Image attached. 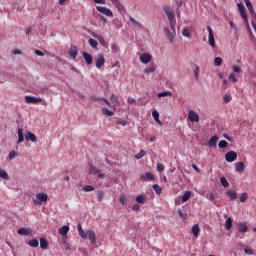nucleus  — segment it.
Here are the masks:
<instances>
[{"label":"nucleus","instance_id":"nucleus-1","mask_svg":"<svg viewBox=\"0 0 256 256\" xmlns=\"http://www.w3.org/2000/svg\"><path fill=\"white\" fill-rule=\"evenodd\" d=\"M78 233L82 239H89L92 245H95V243H97V235L95 234V231L88 230L85 232L81 224H78Z\"/></svg>","mask_w":256,"mask_h":256},{"label":"nucleus","instance_id":"nucleus-2","mask_svg":"<svg viewBox=\"0 0 256 256\" xmlns=\"http://www.w3.org/2000/svg\"><path fill=\"white\" fill-rule=\"evenodd\" d=\"M164 11L167 15V18L169 20L170 23V29H174L175 25H177V20H175V10H173V8L166 6L164 8Z\"/></svg>","mask_w":256,"mask_h":256},{"label":"nucleus","instance_id":"nucleus-3","mask_svg":"<svg viewBox=\"0 0 256 256\" xmlns=\"http://www.w3.org/2000/svg\"><path fill=\"white\" fill-rule=\"evenodd\" d=\"M47 199L49 196L43 192L36 194V199L33 200V204L37 206L43 205V203H47Z\"/></svg>","mask_w":256,"mask_h":256},{"label":"nucleus","instance_id":"nucleus-4","mask_svg":"<svg viewBox=\"0 0 256 256\" xmlns=\"http://www.w3.org/2000/svg\"><path fill=\"white\" fill-rule=\"evenodd\" d=\"M164 32L167 39L170 41V43H173V41H175V35H176L175 26L174 28H171V30L169 29V27H165Z\"/></svg>","mask_w":256,"mask_h":256},{"label":"nucleus","instance_id":"nucleus-5","mask_svg":"<svg viewBox=\"0 0 256 256\" xmlns=\"http://www.w3.org/2000/svg\"><path fill=\"white\" fill-rule=\"evenodd\" d=\"M96 9L99 11V13H102V15H105L106 17H113V11L107 7L96 6Z\"/></svg>","mask_w":256,"mask_h":256},{"label":"nucleus","instance_id":"nucleus-6","mask_svg":"<svg viewBox=\"0 0 256 256\" xmlns=\"http://www.w3.org/2000/svg\"><path fill=\"white\" fill-rule=\"evenodd\" d=\"M25 101L28 104L37 105V103H41L43 99L35 96H25Z\"/></svg>","mask_w":256,"mask_h":256},{"label":"nucleus","instance_id":"nucleus-7","mask_svg":"<svg viewBox=\"0 0 256 256\" xmlns=\"http://www.w3.org/2000/svg\"><path fill=\"white\" fill-rule=\"evenodd\" d=\"M225 159L228 163H233V161H237V152L229 151L225 154Z\"/></svg>","mask_w":256,"mask_h":256},{"label":"nucleus","instance_id":"nucleus-8","mask_svg":"<svg viewBox=\"0 0 256 256\" xmlns=\"http://www.w3.org/2000/svg\"><path fill=\"white\" fill-rule=\"evenodd\" d=\"M95 65L97 69H101L103 65H105V56L103 54H98L96 59H95Z\"/></svg>","mask_w":256,"mask_h":256},{"label":"nucleus","instance_id":"nucleus-9","mask_svg":"<svg viewBox=\"0 0 256 256\" xmlns=\"http://www.w3.org/2000/svg\"><path fill=\"white\" fill-rule=\"evenodd\" d=\"M208 30V43L210 45V47H215V36L213 35V29L211 28V26L207 27Z\"/></svg>","mask_w":256,"mask_h":256},{"label":"nucleus","instance_id":"nucleus-10","mask_svg":"<svg viewBox=\"0 0 256 256\" xmlns=\"http://www.w3.org/2000/svg\"><path fill=\"white\" fill-rule=\"evenodd\" d=\"M188 119L192 121V123H199V114L193 110L188 112Z\"/></svg>","mask_w":256,"mask_h":256},{"label":"nucleus","instance_id":"nucleus-11","mask_svg":"<svg viewBox=\"0 0 256 256\" xmlns=\"http://www.w3.org/2000/svg\"><path fill=\"white\" fill-rule=\"evenodd\" d=\"M151 59H153V56L149 53H143L142 55H140V61L145 65H147V63H151Z\"/></svg>","mask_w":256,"mask_h":256},{"label":"nucleus","instance_id":"nucleus-12","mask_svg":"<svg viewBox=\"0 0 256 256\" xmlns=\"http://www.w3.org/2000/svg\"><path fill=\"white\" fill-rule=\"evenodd\" d=\"M26 141H32V143H37V136L33 132H27L25 134Z\"/></svg>","mask_w":256,"mask_h":256},{"label":"nucleus","instance_id":"nucleus-13","mask_svg":"<svg viewBox=\"0 0 256 256\" xmlns=\"http://www.w3.org/2000/svg\"><path fill=\"white\" fill-rule=\"evenodd\" d=\"M141 180L142 181H155V176L151 172H148L146 174L141 175Z\"/></svg>","mask_w":256,"mask_h":256},{"label":"nucleus","instance_id":"nucleus-14","mask_svg":"<svg viewBox=\"0 0 256 256\" xmlns=\"http://www.w3.org/2000/svg\"><path fill=\"white\" fill-rule=\"evenodd\" d=\"M235 171L237 173H244V171H245V163L244 162H237L235 164Z\"/></svg>","mask_w":256,"mask_h":256},{"label":"nucleus","instance_id":"nucleus-15","mask_svg":"<svg viewBox=\"0 0 256 256\" xmlns=\"http://www.w3.org/2000/svg\"><path fill=\"white\" fill-rule=\"evenodd\" d=\"M247 224L245 222H239L238 223V232L239 233H247L248 231Z\"/></svg>","mask_w":256,"mask_h":256},{"label":"nucleus","instance_id":"nucleus-16","mask_svg":"<svg viewBox=\"0 0 256 256\" xmlns=\"http://www.w3.org/2000/svg\"><path fill=\"white\" fill-rule=\"evenodd\" d=\"M217 141H219V137L218 136H212L208 140V147H217Z\"/></svg>","mask_w":256,"mask_h":256},{"label":"nucleus","instance_id":"nucleus-17","mask_svg":"<svg viewBox=\"0 0 256 256\" xmlns=\"http://www.w3.org/2000/svg\"><path fill=\"white\" fill-rule=\"evenodd\" d=\"M83 57H84V59H85V61H86V63L88 65H92L93 64V56L91 54H89L87 52H84L83 53Z\"/></svg>","mask_w":256,"mask_h":256},{"label":"nucleus","instance_id":"nucleus-18","mask_svg":"<svg viewBox=\"0 0 256 256\" xmlns=\"http://www.w3.org/2000/svg\"><path fill=\"white\" fill-rule=\"evenodd\" d=\"M110 101L113 103L114 107H119V105H121V103L119 102V98H117L115 94H111Z\"/></svg>","mask_w":256,"mask_h":256},{"label":"nucleus","instance_id":"nucleus-19","mask_svg":"<svg viewBox=\"0 0 256 256\" xmlns=\"http://www.w3.org/2000/svg\"><path fill=\"white\" fill-rule=\"evenodd\" d=\"M246 7L248 11H250L251 15H256L255 10L253 9V4H251L250 0H245Z\"/></svg>","mask_w":256,"mask_h":256},{"label":"nucleus","instance_id":"nucleus-20","mask_svg":"<svg viewBox=\"0 0 256 256\" xmlns=\"http://www.w3.org/2000/svg\"><path fill=\"white\" fill-rule=\"evenodd\" d=\"M111 2L118 11H123V4L119 0H111Z\"/></svg>","mask_w":256,"mask_h":256},{"label":"nucleus","instance_id":"nucleus-21","mask_svg":"<svg viewBox=\"0 0 256 256\" xmlns=\"http://www.w3.org/2000/svg\"><path fill=\"white\" fill-rule=\"evenodd\" d=\"M152 117L154 119V121H156V123H158V125H163V123H161V120L159 119V112L154 110L152 112Z\"/></svg>","mask_w":256,"mask_h":256},{"label":"nucleus","instance_id":"nucleus-22","mask_svg":"<svg viewBox=\"0 0 256 256\" xmlns=\"http://www.w3.org/2000/svg\"><path fill=\"white\" fill-rule=\"evenodd\" d=\"M227 195L231 201H235V199H237V192L233 190H228Z\"/></svg>","mask_w":256,"mask_h":256},{"label":"nucleus","instance_id":"nucleus-23","mask_svg":"<svg viewBox=\"0 0 256 256\" xmlns=\"http://www.w3.org/2000/svg\"><path fill=\"white\" fill-rule=\"evenodd\" d=\"M69 55L72 57V59H76L77 55H79V50L77 49V47L72 48L69 51Z\"/></svg>","mask_w":256,"mask_h":256},{"label":"nucleus","instance_id":"nucleus-24","mask_svg":"<svg viewBox=\"0 0 256 256\" xmlns=\"http://www.w3.org/2000/svg\"><path fill=\"white\" fill-rule=\"evenodd\" d=\"M201 231V228L199 227V224H195L192 227V233L195 237H199V232Z\"/></svg>","mask_w":256,"mask_h":256},{"label":"nucleus","instance_id":"nucleus-25","mask_svg":"<svg viewBox=\"0 0 256 256\" xmlns=\"http://www.w3.org/2000/svg\"><path fill=\"white\" fill-rule=\"evenodd\" d=\"M25 136H23V128L18 129V143H23Z\"/></svg>","mask_w":256,"mask_h":256},{"label":"nucleus","instance_id":"nucleus-26","mask_svg":"<svg viewBox=\"0 0 256 256\" xmlns=\"http://www.w3.org/2000/svg\"><path fill=\"white\" fill-rule=\"evenodd\" d=\"M231 227H233V219L231 217H228L226 219L225 229H227V231H229V229H231Z\"/></svg>","mask_w":256,"mask_h":256},{"label":"nucleus","instance_id":"nucleus-27","mask_svg":"<svg viewBox=\"0 0 256 256\" xmlns=\"http://www.w3.org/2000/svg\"><path fill=\"white\" fill-rule=\"evenodd\" d=\"M41 249H47L49 247V242L45 238H40Z\"/></svg>","mask_w":256,"mask_h":256},{"label":"nucleus","instance_id":"nucleus-28","mask_svg":"<svg viewBox=\"0 0 256 256\" xmlns=\"http://www.w3.org/2000/svg\"><path fill=\"white\" fill-rule=\"evenodd\" d=\"M190 198H191V191H186L182 196V203H187V201H189Z\"/></svg>","mask_w":256,"mask_h":256},{"label":"nucleus","instance_id":"nucleus-29","mask_svg":"<svg viewBox=\"0 0 256 256\" xmlns=\"http://www.w3.org/2000/svg\"><path fill=\"white\" fill-rule=\"evenodd\" d=\"M59 235H67V233H69V226H63L59 229Z\"/></svg>","mask_w":256,"mask_h":256},{"label":"nucleus","instance_id":"nucleus-30","mask_svg":"<svg viewBox=\"0 0 256 256\" xmlns=\"http://www.w3.org/2000/svg\"><path fill=\"white\" fill-rule=\"evenodd\" d=\"M152 188L155 191L156 195H160L163 192V188H161V186H159L158 184H154Z\"/></svg>","mask_w":256,"mask_h":256},{"label":"nucleus","instance_id":"nucleus-31","mask_svg":"<svg viewBox=\"0 0 256 256\" xmlns=\"http://www.w3.org/2000/svg\"><path fill=\"white\" fill-rule=\"evenodd\" d=\"M89 45L92 47V49H97V45H99V42H97L95 39L90 38L88 40Z\"/></svg>","mask_w":256,"mask_h":256},{"label":"nucleus","instance_id":"nucleus-32","mask_svg":"<svg viewBox=\"0 0 256 256\" xmlns=\"http://www.w3.org/2000/svg\"><path fill=\"white\" fill-rule=\"evenodd\" d=\"M31 231L28 228H20L18 229V235H29Z\"/></svg>","mask_w":256,"mask_h":256},{"label":"nucleus","instance_id":"nucleus-33","mask_svg":"<svg viewBox=\"0 0 256 256\" xmlns=\"http://www.w3.org/2000/svg\"><path fill=\"white\" fill-rule=\"evenodd\" d=\"M97 199H98L99 203H101V201H103V199H105V192L102 190H99L97 192Z\"/></svg>","mask_w":256,"mask_h":256},{"label":"nucleus","instance_id":"nucleus-34","mask_svg":"<svg viewBox=\"0 0 256 256\" xmlns=\"http://www.w3.org/2000/svg\"><path fill=\"white\" fill-rule=\"evenodd\" d=\"M145 201H147V196H145V195H139L136 197L137 203L143 204V203H145Z\"/></svg>","mask_w":256,"mask_h":256},{"label":"nucleus","instance_id":"nucleus-35","mask_svg":"<svg viewBox=\"0 0 256 256\" xmlns=\"http://www.w3.org/2000/svg\"><path fill=\"white\" fill-rule=\"evenodd\" d=\"M82 191H84L85 193H91V191H95V187H93L91 185H85L82 188Z\"/></svg>","mask_w":256,"mask_h":256},{"label":"nucleus","instance_id":"nucleus-36","mask_svg":"<svg viewBox=\"0 0 256 256\" xmlns=\"http://www.w3.org/2000/svg\"><path fill=\"white\" fill-rule=\"evenodd\" d=\"M240 15H241L242 19H244V23H245L246 27H249V20L247 19V10L240 13Z\"/></svg>","mask_w":256,"mask_h":256},{"label":"nucleus","instance_id":"nucleus-37","mask_svg":"<svg viewBox=\"0 0 256 256\" xmlns=\"http://www.w3.org/2000/svg\"><path fill=\"white\" fill-rule=\"evenodd\" d=\"M0 178L5 179L6 181L9 180V174L3 169L0 168Z\"/></svg>","mask_w":256,"mask_h":256},{"label":"nucleus","instance_id":"nucleus-38","mask_svg":"<svg viewBox=\"0 0 256 256\" xmlns=\"http://www.w3.org/2000/svg\"><path fill=\"white\" fill-rule=\"evenodd\" d=\"M102 113H103V115H106V117H113V115H114L113 111H111L107 108H103Z\"/></svg>","mask_w":256,"mask_h":256},{"label":"nucleus","instance_id":"nucleus-39","mask_svg":"<svg viewBox=\"0 0 256 256\" xmlns=\"http://www.w3.org/2000/svg\"><path fill=\"white\" fill-rule=\"evenodd\" d=\"M119 203H121V205H127V196H125V194L119 196Z\"/></svg>","mask_w":256,"mask_h":256},{"label":"nucleus","instance_id":"nucleus-40","mask_svg":"<svg viewBox=\"0 0 256 256\" xmlns=\"http://www.w3.org/2000/svg\"><path fill=\"white\" fill-rule=\"evenodd\" d=\"M155 66H149V67H146L145 70H144V73L146 75H149L150 73H155Z\"/></svg>","mask_w":256,"mask_h":256},{"label":"nucleus","instance_id":"nucleus-41","mask_svg":"<svg viewBox=\"0 0 256 256\" xmlns=\"http://www.w3.org/2000/svg\"><path fill=\"white\" fill-rule=\"evenodd\" d=\"M95 39H98V41H100V45H102V47H107V42H105V38H103V36H94Z\"/></svg>","mask_w":256,"mask_h":256},{"label":"nucleus","instance_id":"nucleus-42","mask_svg":"<svg viewBox=\"0 0 256 256\" xmlns=\"http://www.w3.org/2000/svg\"><path fill=\"white\" fill-rule=\"evenodd\" d=\"M158 97H173V93L171 91L160 92L158 93Z\"/></svg>","mask_w":256,"mask_h":256},{"label":"nucleus","instance_id":"nucleus-43","mask_svg":"<svg viewBox=\"0 0 256 256\" xmlns=\"http://www.w3.org/2000/svg\"><path fill=\"white\" fill-rule=\"evenodd\" d=\"M28 245L30 247H39V240L37 239H32L28 242Z\"/></svg>","mask_w":256,"mask_h":256},{"label":"nucleus","instance_id":"nucleus-44","mask_svg":"<svg viewBox=\"0 0 256 256\" xmlns=\"http://www.w3.org/2000/svg\"><path fill=\"white\" fill-rule=\"evenodd\" d=\"M223 64V59L221 58V57H216L215 59H214V65L216 66V67H219L220 65H222Z\"/></svg>","mask_w":256,"mask_h":256},{"label":"nucleus","instance_id":"nucleus-45","mask_svg":"<svg viewBox=\"0 0 256 256\" xmlns=\"http://www.w3.org/2000/svg\"><path fill=\"white\" fill-rule=\"evenodd\" d=\"M227 145H229V143L226 141V140H221L219 143H218V147L220 149H225V147H227Z\"/></svg>","mask_w":256,"mask_h":256},{"label":"nucleus","instance_id":"nucleus-46","mask_svg":"<svg viewBox=\"0 0 256 256\" xmlns=\"http://www.w3.org/2000/svg\"><path fill=\"white\" fill-rule=\"evenodd\" d=\"M220 183H221V185L224 186L225 188L229 187V182L227 181V178H225V177H221Z\"/></svg>","mask_w":256,"mask_h":256},{"label":"nucleus","instance_id":"nucleus-47","mask_svg":"<svg viewBox=\"0 0 256 256\" xmlns=\"http://www.w3.org/2000/svg\"><path fill=\"white\" fill-rule=\"evenodd\" d=\"M144 155H147V152H145V150H140V152L135 155V159H143Z\"/></svg>","mask_w":256,"mask_h":256},{"label":"nucleus","instance_id":"nucleus-48","mask_svg":"<svg viewBox=\"0 0 256 256\" xmlns=\"http://www.w3.org/2000/svg\"><path fill=\"white\" fill-rule=\"evenodd\" d=\"M182 35L184 37H187V39H191V32H189V29L184 28V30L182 31Z\"/></svg>","mask_w":256,"mask_h":256},{"label":"nucleus","instance_id":"nucleus-49","mask_svg":"<svg viewBox=\"0 0 256 256\" xmlns=\"http://www.w3.org/2000/svg\"><path fill=\"white\" fill-rule=\"evenodd\" d=\"M247 199H249V195H247V193H242L240 196V202L241 203H245V201H247Z\"/></svg>","mask_w":256,"mask_h":256},{"label":"nucleus","instance_id":"nucleus-50","mask_svg":"<svg viewBox=\"0 0 256 256\" xmlns=\"http://www.w3.org/2000/svg\"><path fill=\"white\" fill-rule=\"evenodd\" d=\"M165 171V166L162 163L157 164V172L158 173H163Z\"/></svg>","mask_w":256,"mask_h":256},{"label":"nucleus","instance_id":"nucleus-51","mask_svg":"<svg viewBox=\"0 0 256 256\" xmlns=\"http://www.w3.org/2000/svg\"><path fill=\"white\" fill-rule=\"evenodd\" d=\"M111 51H112V53H114V54L119 53V46H117V44H113V45L111 46Z\"/></svg>","mask_w":256,"mask_h":256},{"label":"nucleus","instance_id":"nucleus-52","mask_svg":"<svg viewBox=\"0 0 256 256\" xmlns=\"http://www.w3.org/2000/svg\"><path fill=\"white\" fill-rule=\"evenodd\" d=\"M130 22L132 23V25H135L136 27H143V25L139 22H137L135 19H133L132 17H130Z\"/></svg>","mask_w":256,"mask_h":256},{"label":"nucleus","instance_id":"nucleus-53","mask_svg":"<svg viewBox=\"0 0 256 256\" xmlns=\"http://www.w3.org/2000/svg\"><path fill=\"white\" fill-rule=\"evenodd\" d=\"M97 101H103L108 107H111V102H109V100H107L106 98H98Z\"/></svg>","mask_w":256,"mask_h":256},{"label":"nucleus","instance_id":"nucleus-54","mask_svg":"<svg viewBox=\"0 0 256 256\" xmlns=\"http://www.w3.org/2000/svg\"><path fill=\"white\" fill-rule=\"evenodd\" d=\"M238 9H239L240 14L244 13L245 11H247L245 9V6L243 4H241V3L238 4Z\"/></svg>","mask_w":256,"mask_h":256},{"label":"nucleus","instance_id":"nucleus-55","mask_svg":"<svg viewBox=\"0 0 256 256\" xmlns=\"http://www.w3.org/2000/svg\"><path fill=\"white\" fill-rule=\"evenodd\" d=\"M199 66H196V68L194 69V77L195 79H199Z\"/></svg>","mask_w":256,"mask_h":256},{"label":"nucleus","instance_id":"nucleus-56","mask_svg":"<svg viewBox=\"0 0 256 256\" xmlns=\"http://www.w3.org/2000/svg\"><path fill=\"white\" fill-rule=\"evenodd\" d=\"M178 215L179 217H181V219H187V215H184L183 210L181 209H178Z\"/></svg>","mask_w":256,"mask_h":256},{"label":"nucleus","instance_id":"nucleus-57","mask_svg":"<svg viewBox=\"0 0 256 256\" xmlns=\"http://www.w3.org/2000/svg\"><path fill=\"white\" fill-rule=\"evenodd\" d=\"M232 69H233L234 73H239L241 71V67H239L237 65H233Z\"/></svg>","mask_w":256,"mask_h":256},{"label":"nucleus","instance_id":"nucleus-58","mask_svg":"<svg viewBox=\"0 0 256 256\" xmlns=\"http://www.w3.org/2000/svg\"><path fill=\"white\" fill-rule=\"evenodd\" d=\"M229 80L233 81V83H237V78L235 77V74H230L229 75Z\"/></svg>","mask_w":256,"mask_h":256},{"label":"nucleus","instance_id":"nucleus-59","mask_svg":"<svg viewBox=\"0 0 256 256\" xmlns=\"http://www.w3.org/2000/svg\"><path fill=\"white\" fill-rule=\"evenodd\" d=\"M15 157H17V152L11 151V152L9 153V159H15Z\"/></svg>","mask_w":256,"mask_h":256},{"label":"nucleus","instance_id":"nucleus-60","mask_svg":"<svg viewBox=\"0 0 256 256\" xmlns=\"http://www.w3.org/2000/svg\"><path fill=\"white\" fill-rule=\"evenodd\" d=\"M90 173H95V174L101 173V170H99V169H97V168H95V167H91Z\"/></svg>","mask_w":256,"mask_h":256},{"label":"nucleus","instance_id":"nucleus-61","mask_svg":"<svg viewBox=\"0 0 256 256\" xmlns=\"http://www.w3.org/2000/svg\"><path fill=\"white\" fill-rule=\"evenodd\" d=\"M137 101L135 100V98H128V100H127V103L129 104V105H133V104H135Z\"/></svg>","mask_w":256,"mask_h":256},{"label":"nucleus","instance_id":"nucleus-62","mask_svg":"<svg viewBox=\"0 0 256 256\" xmlns=\"http://www.w3.org/2000/svg\"><path fill=\"white\" fill-rule=\"evenodd\" d=\"M244 252L246 253V255H254L253 250L249 248L244 249Z\"/></svg>","mask_w":256,"mask_h":256},{"label":"nucleus","instance_id":"nucleus-63","mask_svg":"<svg viewBox=\"0 0 256 256\" xmlns=\"http://www.w3.org/2000/svg\"><path fill=\"white\" fill-rule=\"evenodd\" d=\"M224 103H229L231 101V97L229 95L224 96Z\"/></svg>","mask_w":256,"mask_h":256},{"label":"nucleus","instance_id":"nucleus-64","mask_svg":"<svg viewBox=\"0 0 256 256\" xmlns=\"http://www.w3.org/2000/svg\"><path fill=\"white\" fill-rule=\"evenodd\" d=\"M139 209H141V206H139V204H135V205L132 207V211H139Z\"/></svg>","mask_w":256,"mask_h":256}]
</instances>
